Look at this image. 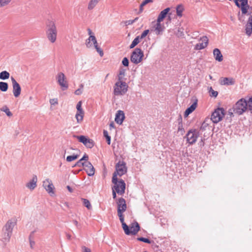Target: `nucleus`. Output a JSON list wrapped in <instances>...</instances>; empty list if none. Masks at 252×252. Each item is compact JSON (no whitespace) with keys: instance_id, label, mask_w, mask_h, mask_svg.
<instances>
[{"instance_id":"obj_27","label":"nucleus","mask_w":252,"mask_h":252,"mask_svg":"<svg viewBox=\"0 0 252 252\" xmlns=\"http://www.w3.org/2000/svg\"><path fill=\"white\" fill-rule=\"evenodd\" d=\"M84 114V111L76 112L75 114V118L78 124H80L83 121Z\"/></svg>"},{"instance_id":"obj_38","label":"nucleus","mask_w":252,"mask_h":252,"mask_svg":"<svg viewBox=\"0 0 252 252\" xmlns=\"http://www.w3.org/2000/svg\"><path fill=\"white\" fill-rule=\"evenodd\" d=\"M0 110L1 111L4 112L6 115L8 117H11L12 115V113L10 112L9 108L6 106L2 107L0 109Z\"/></svg>"},{"instance_id":"obj_54","label":"nucleus","mask_w":252,"mask_h":252,"mask_svg":"<svg viewBox=\"0 0 252 252\" xmlns=\"http://www.w3.org/2000/svg\"><path fill=\"white\" fill-rule=\"evenodd\" d=\"M247 24L252 26V15L250 16Z\"/></svg>"},{"instance_id":"obj_41","label":"nucleus","mask_w":252,"mask_h":252,"mask_svg":"<svg viewBox=\"0 0 252 252\" xmlns=\"http://www.w3.org/2000/svg\"><path fill=\"white\" fill-rule=\"evenodd\" d=\"M246 33L248 36H250L252 33V26H249V25L247 24L246 28Z\"/></svg>"},{"instance_id":"obj_61","label":"nucleus","mask_w":252,"mask_h":252,"mask_svg":"<svg viewBox=\"0 0 252 252\" xmlns=\"http://www.w3.org/2000/svg\"><path fill=\"white\" fill-rule=\"evenodd\" d=\"M67 188L68 190L70 192H72V190L71 188L69 186H67Z\"/></svg>"},{"instance_id":"obj_55","label":"nucleus","mask_w":252,"mask_h":252,"mask_svg":"<svg viewBox=\"0 0 252 252\" xmlns=\"http://www.w3.org/2000/svg\"><path fill=\"white\" fill-rule=\"evenodd\" d=\"M84 163L85 162H83L82 160H81L80 159L79 161H78L75 165L80 166V165H82V163Z\"/></svg>"},{"instance_id":"obj_24","label":"nucleus","mask_w":252,"mask_h":252,"mask_svg":"<svg viewBox=\"0 0 252 252\" xmlns=\"http://www.w3.org/2000/svg\"><path fill=\"white\" fill-rule=\"evenodd\" d=\"M170 10V8L169 7H167L164 9L163 10L161 11L159 14L158 15V17L157 20H158V22H162L163 21V19L165 18L168 13Z\"/></svg>"},{"instance_id":"obj_62","label":"nucleus","mask_w":252,"mask_h":252,"mask_svg":"<svg viewBox=\"0 0 252 252\" xmlns=\"http://www.w3.org/2000/svg\"><path fill=\"white\" fill-rule=\"evenodd\" d=\"M204 144V142H203V140L201 139V141L200 142V145L201 146H203Z\"/></svg>"},{"instance_id":"obj_6","label":"nucleus","mask_w":252,"mask_h":252,"mask_svg":"<svg viewBox=\"0 0 252 252\" xmlns=\"http://www.w3.org/2000/svg\"><path fill=\"white\" fill-rule=\"evenodd\" d=\"M200 135V131L198 129H190L186 134L187 141L190 145L194 144Z\"/></svg>"},{"instance_id":"obj_31","label":"nucleus","mask_w":252,"mask_h":252,"mask_svg":"<svg viewBox=\"0 0 252 252\" xmlns=\"http://www.w3.org/2000/svg\"><path fill=\"white\" fill-rule=\"evenodd\" d=\"M10 74L7 71H3L0 73V79L6 80L9 78Z\"/></svg>"},{"instance_id":"obj_2","label":"nucleus","mask_w":252,"mask_h":252,"mask_svg":"<svg viewBox=\"0 0 252 252\" xmlns=\"http://www.w3.org/2000/svg\"><path fill=\"white\" fill-rule=\"evenodd\" d=\"M128 86L124 80H118L113 87V94L116 96H122L128 91Z\"/></svg>"},{"instance_id":"obj_29","label":"nucleus","mask_w":252,"mask_h":252,"mask_svg":"<svg viewBox=\"0 0 252 252\" xmlns=\"http://www.w3.org/2000/svg\"><path fill=\"white\" fill-rule=\"evenodd\" d=\"M100 0H90L88 3V9L89 10L93 9Z\"/></svg>"},{"instance_id":"obj_11","label":"nucleus","mask_w":252,"mask_h":252,"mask_svg":"<svg viewBox=\"0 0 252 252\" xmlns=\"http://www.w3.org/2000/svg\"><path fill=\"white\" fill-rule=\"evenodd\" d=\"M224 116V110L222 108H218L213 112L211 119L214 123H218L222 120Z\"/></svg>"},{"instance_id":"obj_16","label":"nucleus","mask_w":252,"mask_h":252,"mask_svg":"<svg viewBox=\"0 0 252 252\" xmlns=\"http://www.w3.org/2000/svg\"><path fill=\"white\" fill-rule=\"evenodd\" d=\"M82 166L84 167L85 170L89 176H93L94 174L95 170L91 162L85 161L84 163H82Z\"/></svg>"},{"instance_id":"obj_50","label":"nucleus","mask_w":252,"mask_h":252,"mask_svg":"<svg viewBox=\"0 0 252 252\" xmlns=\"http://www.w3.org/2000/svg\"><path fill=\"white\" fill-rule=\"evenodd\" d=\"M128 63L129 62L127 58H124L122 61V64L125 66H128Z\"/></svg>"},{"instance_id":"obj_47","label":"nucleus","mask_w":252,"mask_h":252,"mask_svg":"<svg viewBox=\"0 0 252 252\" xmlns=\"http://www.w3.org/2000/svg\"><path fill=\"white\" fill-rule=\"evenodd\" d=\"M76 109L77 112H82L84 111L83 109L82 108V102L81 101H79L76 105Z\"/></svg>"},{"instance_id":"obj_21","label":"nucleus","mask_w":252,"mask_h":252,"mask_svg":"<svg viewBox=\"0 0 252 252\" xmlns=\"http://www.w3.org/2000/svg\"><path fill=\"white\" fill-rule=\"evenodd\" d=\"M197 99H195L192 104L188 108L185 112L184 116L187 117L189 114L191 113L197 107Z\"/></svg>"},{"instance_id":"obj_33","label":"nucleus","mask_w":252,"mask_h":252,"mask_svg":"<svg viewBox=\"0 0 252 252\" xmlns=\"http://www.w3.org/2000/svg\"><path fill=\"white\" fill-rule=\"evenodd\" d=\"M152 2H153L152 0H144L141 3V4L140 5L139 11L138 13H142L143 12V7L144 6H145L147 4H148L149 3Z\"/></svg>"},{"instance_id":"obj_19","label":"nucleus","mask_w":252,"mask_h":252,"mask_svg":"<svg viewBox=\"0 0 252 252\" xmlns=\"http://www.w3.org/2000/svg\"><path fill=\"white\" fill-rule=\"evenodd\" d=\"M161 22H158V20H157L156 24L153 27L154 31L157 35L162 34L165 29L164 25L161 24Z\"/></svg>"},{"instance_id":"obj_14","label":"nucleus","mask_w":252,"mask_h":252,"mask_svg":"<svg viewBox=\"0 0 252 252\" xmlns=\"http://www.w3.org/2000/svg\"><path fill=\"white\" fill-rule=\"evenodd\" d=\"M11 80L12 84L13 95L15 97H18L21 94V87L14 77H11Z\"/></svg>"},{"instance_id":"obj_28","label":"nucleus","mask_w":252,"mask_h":252,"mask_svg":"<svg viewBox=\"0 0 252 252\" xmlns=\"http://www.w3.org/2000/svg\"><path fill=\"white\" fill-rule=\"evenodd\" d=\"M234 81L232 78L225 77L221 80V84L223 85H231L234 84Z\"/></svg>"},{"instance_id":"obj_9","label":"nucleus","mask_w":252,"mask_h":252,"mask_svg":"<svg viewBox=\"0 0 252 252\" xmlns=\"http://www.w3.org/2000/svg\"><path fill=\"white\" fill-rule=\"evenodd\" d=\"M144 57V54L141 49L136 48L132 52L130 61L135 64H138L141 62Z\"/></svg>"},{"instance_id":"obj_40","label":"nucleus","mask_w":252,"mask_h":252,"mask_svg":"<svg viewBox=\"0 0 252 252\" xmlns=\"http://www.w3.org/2000/svg\"><path fill=\"white\" fill-rule=\"evenodd\" d=\"M103 135L106 138L108 144L110 145L111 143V137L108 135L107 130H103Z\"/></svg>"},{"instance_id":"obj_4","label":"nucleus","mask_w":252,"mask_h":252,"mask_svg":"<svg viewBox=\"0 0 252 252\" xmlns=\"http://www.w3.org/2000/svg\"><path fill=\"white\" fill-rule=\"evenodd\" d=\"M112 182L114 184L112 189L116 190L117 193L122 195L124 193L126 189V184L122 179L118 180L117 178L112 177Z\"/></svg>"},{"instance_id":"obj_5","label":"nucleus","mask_w":252,"mask_h":252,"mask_svg":"<svg viewBox=\"0 0 252 252\" xmlns=\"http://www.w3.org/2000/svg\"><path fill=\"white\" fill-rule=\"evenodd\" d=\"M247 102L244 98L239 99L233 107V111L234 113L241 115L247 109Z\"/></svg>"},{"instance_id":"obj_23","label":"nucleus","mask_w":252,"mask_h":252,"mask_svg":"<svg viewBox=\"0 0 252 252\" xmlns=\"http://www.w3.org/2000/svg\"><path fill=\"white\" fill-rule=\"evenodd\" d=\"M213 55L216 61L220 62L223 60V56L219 49L215 48L214 50Z\"/></svg>"},{"instance_id":"obj_46","label":"nucleus","mask_w":252,"mask_h":252,"mask_svg":"<svg viewBox=\"0 0 252 252\" xmlns=\"http://www.w3.org/2000/svg\"><path fill=\"white\" fill-rule=\"evenodd\" d=\"M137 240L139 241L143 242H145V243H146L148 244L151 243V241L149 239L146 238L139 237V238H137Z\"/></svg>"},{"instance_id":"obj_49","label":"nucleus","mask_w":252,"mask_h":252,"mask_svg":"<svg viewBox=\"0 0 252 252\" xmlns=\"http://www.w3.org/2000/svg\"><path fill=\"white\" fill-rule=\"evenodd\" d=\"M58 103L57 98H52L50 99V103L52 105L57 104Z\"/></svg>"},{"instance_id":"obj_25","label":"nucleus","mask_w":252,"mask_h":252,"mask_svg":"<svg viewBox=\"0 0 252 252\" xmlns=\"http://www.w3.org/2000/svg\"><path fill=\"white\" fill-rule=\"evenodd\" d=\"M241 2L240 4V7L243 14H245L248 12V9L249 6L248 4V0H242L240 1Z\"/></svg>"},{"instance_id":"obj_58","label":"nucleus","mask_w":252,"mask_h":252,"mask_svg":"<svg viewBox=\"0 0 252 252\" xmlns=\"http://www.w3.org/2000/svg\"><path fill=\"white\" fill-rule=\"evenodd\" d=\"M88 34L90 36H91V35H93V33L92 32V31H91V29H88Z\"/></svg>"},{"instance_id":"obj_60","label":"nucleus","mask_w":252,"mask_h":252,"mask_svg":"<svg viewBox=\"0 0 252 252\" xmlns=\"http://www.w3.org/2000/svg\"><path fill=\"white\" fill-rule=\"evenodd\" d=\"M182 125L181 122L179 123V126H178V131H180V130H182Z\"/></svg>"},{"instance_id":"obj_3","label":"nucleus","mask_w":252,"mask_h":252,"mask_svg":"<svg viewBox=\"0 0 252 252\" xmlns=\"http://www.w3.org/2000/svg\"><path fill=\"white\" fill-rule=\"evenodd\" d=\"M123 229L126 235H135L140 229V226L138 222L135 221L132 223L129 227L125 222L124 220L121 222Z\"/></svg>"},{"instance_id":"obj_22","label":"nucleus","mask_w":252,"mask_h":252,"mask_svg":"<svg viewBox=\"0 0 252 252\" xmlns=\"http://www.w3.org/2000/svg\"><path fill=\"white\" fill-rule=\"evenodd\" d=\"M96 44H97V42L94 35L89 36V37L86 40V45L88 48L92 47L93 45L94 46Z\"/></svg>"},{"instance_id":"obj_36","label":"nucleus","mask_w":252,"mask_h":252,"mask_svg":"<svg viewBox=\"0 0 252 252\" xmlns=\"http://www.w3.org/2000/svg\"><path fill=\"white\" fill-rule=\"evenodd\" d=\"M79 157V155L78 154H73L71 156H68L66 158V161L67 162H71L73 161L76 159H77Z\"/></svg>"},{"instance_id":"obj_63","label":"nucleus","mask_w":252,"mask_h":252,"mask_svg":"<svg viewBox=\"0 0 252 252\" xmlns=\"http://www.w3.org/2000/svg\"><path fill=\"white\" fill-rule=\"evenodd\" d=\"M138 19V17H136L133 20L134 21V23L136 22Z\"/></svg>"},{"instance_id":"obj_44","label":"nucleus","mask_w":252,"mask_h":252,"mask_svg":"<svg viewBox=\"0 0 252 252\" xmlns=\"http://www.w3.org/2000/svg\"><path fill=\"white\" fill-rule=\"evenodd\" d=\"M247 102V107L252 113V96L249 98Z\"/></svg>"},{"instance_id":"obj_37","label":"nucleus","mask_w":252,"mask_h":252,"mask_svg":"<svg viewBox=\"0 0 252 252\" xmlns=\"http://www.w3.org/2000/svg\"><path fill=\"white\" fill-rule=\"evenodd\" d=\"M184 10V7L182 5H178L176 7V13L177 15L179 17L182 16V12Z\"/></svg>"},{"instance_id":"obj_42","label":"nucleus","mask_w":252,"mask_h":252,"mask_svg":"<svg viewBox=\"0 0 252 252\" xmlns=\"http://www.w3.org/2000/svg\"><path fill=\"white\" fill-rule=\"evenodd\" d=\"M209 93H210V95L212 97H216L217 96V95L218 94V92L214 91L212 88V87H210L209 89Z\"/></svg>"},{"instance_id":"obj_53","label":"nucleus","mask_w":252,"mask_h":252,"mask_svg":"<svg viewBox=\"0 0 252 252\" xmlns=\"http://www.w3.org/2000/svg\"><path fill=\"white\" fill-rule=\"evenodd\" d=\"M89 158V157H88V156L86 154H85L83 157L81 158V160H85V161H87L88 160Z\"/></svg>"},{"instance_id":"obj_45","label":"nucleus","mask_w":252,"mask_h":252,"mask_svg":"<svg viewBox=\"0 0 252 252\" xmlns=\"http://www.w3.org/2000/svg\"><path fill=\"white\" fill-rule=\"evenodd\" d=\"M94 47L95 48L96 51L99 53V55L101 57H102L103 56V52L102 49L98 46V44L95 45Z\"/></svg>"},{"instance_id":"obj_15","label":"nucleus","mask_w":252,"mask_h":252,"mask_svg":"<svg viewBox=\"0 0 252 252\" xmlns=\"http://www.w3.org/2000/svg\"><path fill=\"white\" fill-rule=\"evenodd\" d=\"M78 139L80 142L82 143L85 146L89 148H92L94 146L93 141L90 139L87 138L83 135L74 136Z\"/></svg>"},{"instance_id":"obj_34","label":"nucleus","mask_w":252,"mask_h":252,"mask_svg":"<svg viewBox=\"0 0 252 252\" xmlns=\"http://www.w3.org/2000/svg\"><path fill=\"white\" fill-rule=\"evenodd\" d=\"M83 205H84L88 210H91L92 208V205L90 201L85 198L81 199Z\"/></svg>"},{"instance_id":"obj_7","label":"nucleus","mask_w":252,"mask_h":252,"mask_svg":"<svg viewBox=\"0 0 252 252\" xmlns=\"http://www.w3.org/2000/svg\"><path fill=\"white\" fill-rule=\"evenodd\" d=\"M117 205L118 216L119 217L120 221H123V220H124V217L123 214L126 210V200L123 198H119L117 202Z\"/></svg>"},{"instance_id":"obj_35","label":"nucleus","mask_w":252,"mask_h":252,"mask_svg":"<svg viewBox=\"0 0 252 252\" xmlns=\"http://www.w3.org/2000/svg\"><path fill=\"white\" fill-rule=\"evenodd\" d=\"M141 39L138 36L134 39L132 41L131 44L129 46V48L130 49L133 48L135 46H136L139 42Z\"/></svg>"},{"instance_id":"obj_39","label":"nucleus","mask_w":252,"mask_h":252,"mask_svg":"<svg viewBox=\"0 0 252 252\" xmlns=\"http://www.w3.org/2000/svg\"><path fill=\"white\" fill-rule=\"evenodd\" d=\"M83 88H84V85L82 84H81L79 85V88L75 91V92H74L75 94H76L77 95H81L83 93Z\"/></svg>"},{"instance_id":"obj_13","label":"nucleus","mask_w":252,"mask_h":252,"mask_svg":"<svg viewBox=\"0 0 252 252\" xmlns=\"http://www.w3.org/2000/svg\"><path fill=\"white\" fill-rule=\"evenodd\" d=\"M43 187L51 195L54 194V187L51 180L46 179L43 182Z\"/></svg>"},{"instance_id":"obj_12","label":"nucleus","mask_w":252,"mask_h":252,"mask_svg":"<svg viewBox=\"0 0 252 252\" xmlns=\"http://www.w3.org/2000/svg\"><path fill=\"white\" fill-rule=\"evenodd\" d=\"M17 221V219L15 217L8 220L3 227V230L7 231L12 233L13 229L16 225Z\"/></svg>"},{"instance_id":"obj_48","label":"nucleus","mask_w":252,"mask_h":252,"mask_svg":"<svg viewBox=\"0 0 252 252\" xmlns=\"http://www.w3.org/2000/svg\"><path fill=\"white\" fill-rule=\"evenodd\" d=\"M149 32V30H145L140 35H139L138 36L139 37H140V38L141 39L144 38V37H145L148 34V33Z\"/></svg>"},{"instance_id":"obj_18","label":"nucleus","mask_w":252,"mask_h":252,"mask_svg":"<svg viewBox=\"0 0 252 252\" xmlns=\"http://www.w3.org/2000/svg\"><path fill=\"white\" fill-rule=\"evenodd\" d=\"M201 43H197L195 45L194 49L195 50H201L207 47L208 43V39L207 36H203L200 38Z\"/></svg>"},{"instance_id":"obj_57","label":"nucleus","mask_w":252,"mask_h":252,"mask_svg":"<svg viewBox=\"0 0 252 252\" xmlns=\"http://www.w3.org/2000/svg\"><path fill=\"white\" fill-rule=\"evenodd\" d=\"M73 223L77 228L79 227V225L78 222V221L77 220H74L73 221Z\"/></svg>"},{"instance_id":"obj_52","label":"nucleus","mask_w":252,"mask_h":252,"mask_svg":"<svg viewBox=\"0 0 252 252\" xmlns=\"http://www.w3.org/2000/svg\"><path fill=\"white\" fill-rule=\"evenodd\" d=\"M133 23H134V21H133V20H127V21H126V22H125V24L126 25H132Z\"/></svg>"},{"instance_id":"obj_30","label":"nucleus","mask_w":252,"mask_h":252,"mask_svg":"<svg viewBox=\"0 0 252 252\" xmlns=\"http://www.w3.org/2000/svg\"><path fill=\"white\" fill-rule=\"evenodd\" d=\"M126 69L121 67L119 69V72L118 75V80H124V77L125 76Z\"/></svg>"},{"instance_id":"obj_59","label":"nucleus","mask_w":252,"mask_h":252,"mask_svg":"<svg viewBox=\"0 0 252 252\" xmlns=\"http://www.w3.org/2000/svg\"><path fill=\"white\" fill-rule=\"evenodd\" d=\"M110 128L111 129L112 128H114L115 124L113 122H112L109 125Z\"/></svg>"},{"instance_id":"obj_10","label":"nucleus","mask_w":252,"mask_h":252,"mask_svg":"<svg viewBox=\"0 0 252 252\" xmlns=\"http://www.w3.org/2000/svg\"><path fill=\"white\" fill-rule=\"evenodd\" d=\"M58 84L63 91L66 90L68 88V84L64 74L62 72H59L56 76Z\"/></svg>"},{"instance_id":"obj_20","label":"nucleus","mask_w":252,"mask_h":252,"mask_svg":"<svg viewBox=\"0 0 252 252\" xmlns=\"http://www.w3.org/2000/svg\"><path fill=\"white\" fill-rule=\"evenodd\" d=\"M125 118V116L124 112L122 110H118L116 114L115 121L117 124L121 125L123 123Z\"/></svg>"},{"instance_id":"obj_51","label":"nucleus","mask_w":252,"mask_h":252,"mask_svg":"<svg viewBox=\"0 0 252 252\" xmlns=\"http://www.w3.org/2000/svg\"><path fill=\"white\" fill-rule=\"evenodd\" d=\"M82 252H91L90 249L85 246L82 247Z\"/></svg>"},{"instance_id":"obj_8","label":"nucleus","mask_w":252,"mask_h":252,"mask_svg":"<svg viewBox=\"0 0 252 252\" xmlns=\"http://www.w3.org/2000/svg\"><path fill=\"white\" fill-rule=\"evenodd\" d=\"M127 172L126 163L123 161H119L116 165V171L114 172L113 177L117 178V176H122Z\"/></svg>"},{"instance_id":"obj_17","label":"nucleus","mask_w":252,"mask_h":252,"mask_svg":"<svg viewBox=\"0 0 252 252\" xmlns=\"http://www.w3.org/2000/svg\"><path fill=\"white\" fill-rule=\"evenodd\" d=\"M37 178L36 175H33L31 180H30L26 184V187L29 189L32 190L37 187Z\"/></svg>"},{"instance_id":"obj_1","label":"nucleus","mask_w":252,"mask_h":252,"mask_svg":"<svg viewBox=\"0 0 252 252\" xmlns=\"http://www.w3.org/2000/svg\"><path fill=\"white\" fill-rule=\"evenodd\" d=\"M58 30L55 21L48 19L46 22V35L50 42L54 43L56 41Z\"/></svg>"},{"instance_id":"obj_56","label":"nucleus","mask_w":252,"mask_h":252,"mask_svg":"<svg viewBox=\"0 0 252 252\" xmlns=\"http://www.w3.org/2000/svg\"><path fill=\"white\" fill-rule=\"evenodd\" d=\"M112 190H113V191H112L113 198L114 199H115L116 198V192H117L114 189H112Z\"/></svg>"},{"instance_id":"obj_32","label":"nucleus","mask_w":252,"mask_h":252,"mask_svg":"<svg viewBox=\"0 0 252 252\" xmlns=\"http://www.w3.org/2000/svg\"><path fill=\"white\" fill-rule=\"evenodd\" d=\"M8 88V85L6 82H0V91L1 92H6Z\"/></svg>"},{"instance_id":"obj_64","label":"nucleus","mask_w":252,"mask_h":252,"mask_svg":"<svg viewBox=\"0 0 252 252\" xmlns=\"http://www.w3.org/2000/svg\"><path fill=\"white\" fill-rule=\"evenodd\" d=\"M34 244V242H31V247H32V245Z\"/></svg>"},{"instance_id":"obj_43","label":"nucleus","mask_w":252,"mask_h":252,"mask_svg":"<svg viewBox=\"0 0 252 252\" xmlns=\"http://www.w3.org/2000/svg\"><path fill=\"white\" fill-rule=\"evenodd\" d=\"M11 0H0V7L8 5Z\"/></svg>"},{"instance_id":"obj_26","label":"nucleus","mask_w":252,"mask_h":252,"mask_svg":"<svg viewBox=\"0 0 252 252\" xmlns=\"http://www.w3.org/2000/svg\"><path fill=\"white\" fill-rule=\"evenodd\" d=\"M12 235V233L9 232L7 231H3L2 230V241L4 243H6L9 241V239Z\"/></svg>"}]
</instances>
